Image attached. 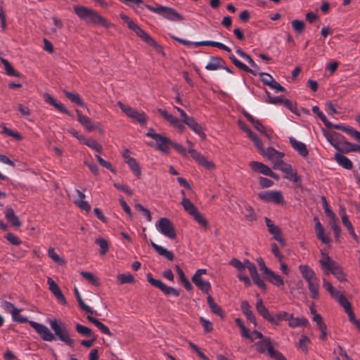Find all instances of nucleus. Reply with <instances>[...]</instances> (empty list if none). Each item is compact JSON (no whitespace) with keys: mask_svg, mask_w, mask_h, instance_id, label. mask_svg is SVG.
Wrapping results in <instances>:
<instances>
[{"mask_svg":"<svg viewBox=\"0 0 360 360\" xmlns=\"http://www.w3.org/2000/svg\"><path fill=\"white\" fill-rule=\"evenodd\" d=\"M5 216L6 219L14 226H20L21 222L19 218L15 214L13 210L7 207L5 210Z\"/></svg>","mask_w":360,"mask_h":360,"instance_id":"c756f323","label":"nucleus"},{"mask_svg":"<svg viewBox=\"0 0 360 360\" xmlns=\"http://www.w3.org/2000/svg\"><path fill=\"white\" fill-rule=\"evenodd\" d=\"M47 284L51 292L63 304H66V300L63 295L57 283L50 277L47 278Z\"/></svg>","mask_w":360,"mask_h":360,"instance_id":"aec40b11","label":"nucleus"},{"mask_svg":"<svg viewBox=\"0 0 360 360\" xmlns=\"http://www.w3.org/2000/svg\"><path fill=\"white\" fill-rule=\"evenodd\" d=\"M265 222L268 231L271 234L273 235V238L277 240L282 246H284L285 245V242L281 236V231L280 228L275 225L272 221L267 217L265 218Z\"/></svg>","mask_w":360,"mask_h":360,"instance_id":"4468645a","label":"nucleus"},{"mask_svg":"<svg viewBox=\"0 0 360 360\" xmlns=\"http://www.w3.org/2000/svg\"><path fill=\"white\" fill-rule=\"evenodd\" d=\"M85 145L98 153H101L103 150L102 146L94 139H89L85 142Z\"/></svg>","mask_w":360,"mask_h":360,"instance_id":"3c124183","label":"nucleus"},{"mask_svg":"<svg viewBox=\"0 0 360 360\" xmlns=\"http://www.w3.org/2000/svg\"><path fill=\"white\" fill-rule=\"evenodd\" d=\"M86 318L89 322L94 324L103 334H105L108 336L112 335V333L110 332L109 328L103 323H101L98 319H95L90 315H88Z\"/></svg>","mask_w":360,"mask_h":360,"instance_id":"72a5a7b5","label":"nucleus"},{"mask_svg":"<svg viewBox=\"0 0 360 360\" xmlns=\"http://www.w3.org/2000/svg\"><path fill=\"white\" fill-rule=\"evenodd\" d=\"M207 273L205 269H198L192 277V281L202 292L209 293L211 290V284L208 281L202 278V276Z\"/></svg>","mask_w":360,"mask_h":360,"instance_id":"f8f14e48","label":"nucleus"},{"mask_svg":"<svg viewBox=\"0 0 360 360\" xmlns=\"http://www.w3.org/2000/svg\"><path fill=\"white\" fill-rule=\"evenodd\" d=\"M245 264L246 269H248L254 283L256 284L262 290H265L266 289V285L258 274L256 266L248 259H245Z\"/></svg>","mask_w":360,"mask_h":360,"instance_id":"ddd939ff","label":"nucleus"},{"mask_svg":"<svg viewBox=\"0 0 360 360\" xmlns=\"http://www.w3.org/2000/svg\"><path fill=\"white\" fill-rule=\"evenodd\" d=\"M21 311V309H17L14 311V313L11 315L13 321L20 323L28 322L44 341L53 342L56 340V336L68 346L70 347L74 346V340L71 338L65 323L60 319H54L49 321L50 327L54 332L53 333L46 326L34 321H28L26 316L20 314Z\"/></svg>","mask_w":360,"mask_h":360,"instance_id":"f257e3e1","label":"nucleus"},{"mask_svg":"<svg viewBox=\"0 0 360 360\" xmlns=\"http://www.w3.org/2000/svg\"><path fill=\"white\" fill-rule=\"evenodd\" d=\"M229 58L231 59V60L232 61V63L239 69L246 72H248V73H251L254 75H256V72L249 68L245 64L243 63L242 62H240L238 59H237L233 55H231L229 56Z\"/></svg>","mask_w":360,"mask_h":360,"instance_id":"e433bc0d","label":"nucleus"},{"mask_svg":"<svg viewBox=\"0 0 360 360\" xmlns=\"http://www.w3.org/2000/svg\"><path fill=\"white\" fill-rule=\"evenodd\" d=\"M289 142L292 148L298 153L302 158H306L309 155V150L305 143L302 141H297L294 137L289 138Z\"/></svg>","mask_w":360,"mask_h":360,"instance_id":"f3484780","label":"nucleus"},{"mask_svg":"<svg viewBox=\"0 0 360 360\" xmlns=\"http://www.w3.org/2000/svg\"><path fill=\"white\" fill-rule=\"evenodd\" d=\"M278 170H281L284 174V178L293 183H297L300 181V177L295 169H294L290 164L285 163Z\"/></svg>","mask_w":360,"mask_h":360,"instance_id":"2eb2a0df","label":"nucleus"},{"mask_svg":"<svg viewBox=\"0 0 360 360\" xmlns=\"http://www.w3.org/2000/svg\"><path fill=\"white\" fill-rule=\"evenodd\" d=\"M120 17L127 25L128 27L134 31L144 42L153 47L158 53L164 55L162 46L159 45L153 38L142 30L129 16L122 13L120 14Z\"/></svg>","mask_w":360,"mask_h":360,"instance_id":"39448f33","label":"nucleus"},{"mask_svg":"<svg viewBox=\"0 0 360 360\" xmlns=\"http://www.w3.org/2000/svg\"><path fill=\"white\" fill-rule=\"evenodd\" d=\"M95 243L100 247V252L101 255H105L108 251L109 245L107 240L103 238H98L96 239Z\"/></svg>","mask_w":360,"mask_h":360,"instance_id":"de8ad7c7","label":"nucleus"},{"mask_svg":"<svg viewBox=\"0 0 360 360\" xmlns=\"http://www.w3.org/2000/svg\"><path fill=\"white\" fill-rule=\"evenodd\" d=\"M244 116L247 118V120L252 124L254 127L259 131L260 133L267 135L266 134L265 127L262 125L259 120L255 119L252 115H250L248 112H243Z\"/></svg>","mask_w":360,"mask_h":360,"instance_id":"7c9ffc66","label":"nucleus"},{"mask_svg":"<svg viewBox=\"0 0 360 360\" xmlns=\"http://www.w3.org/2000/svg\"><path fill=\"white\" fill-rule=\"evenodd\" d=\"M321 202L325 214L328 219L336 216L335 214L333 212V210H330L325 196L321 197Z\"/></svg>","mask_w":360,"mask_h":360,"instance_id":"bf43d9fd","label":"nucleus"},{"mask_svg":"<svg viewBox=\"0 0 360 360\" xmlns=\"http://www.w3.org/2000/svg\"><path fill=\"white\" fill-rule=\"evenodd\" d=\"M65 96L70 100L72 103L77 104L82 107H86L84 103L82 101L79 95L77 93L70 92L68 91H63Z\"/></svg>","mask_w":360,"mask_h":360,"instance_id":"ea45409f","label":"nucleus"},{"mask_svg":"<svg viewBox=\"0 0 360 360\" xmlns=\"http://www.w3.org/2000/svg\"><path fill=\"white\" fill-rule=\"evenodd\" d=\"M324 136L326 140L338 151L342 150V141H339L333 133H324Z\"/></svg>","mask_w":360,"mask_h":360,"instance_id":"c9c22d12","label":"nucleus"},{"mask_svg":"<svg viewBox=\"0 0 360 360\" xmlns=\"http://www.w3.org/2000/svg\"><path fill=\"white\" fill-rule=\"evenodd\" d=\"M207 301L211 311L213 314L219 316L221 319H224V316L221 307L214 302L211 295L208 294Z\"/></svg>","mask_w":360,"mask_h":360,"instance_id":"bb28decb","label":"nucleus"},{"mask_svg":"<svg viewBox=\"0 0 360 360\" xmlns=\"http://www.w3.org/2000/svg\"><path fill=\"white\" fill-rule=\"evenodd\" d=\"M117 280L120 284L133 283L135 281L134 276L130 274H120L117 276Z\"/></svg>","mask_w":360,"mask_h":360,"instance_id":"13d9d810","label":"nucleus"},{"mask_svg":"<svg viewBox=\"0 0 360 360\" xmlns=\"http://www.w3.org/2000/svg\"><path fill=\"white\" fill-rule=\"evenodd\" d=\"M157 231L168 238L169 239H174L176 237L175 228L172 221L166 218L162 217L155 223Z\"/></svg>","mask_w":360,"mask_h":360,"instance_id":"1a4fd4ad","label":"nucleus"},{"mask_svg":"<svg viewBox=\"0 0 360 360\" xmlns=\"http://www.w3.org/2000/svg\"><path fill=\"white\" fill-rule=\"evenodd\" d=\"M181 205L184 209L191 215L198 210L194 204L186 197L182 198Z\"/></svg>","mask_w":360,"mask_h":360,"instance_id":"a19ab883","label":"nucleus"},{"mask_svg":"<svg viewBox=\"0 0 360 360\" xmlns=\"http://www.w3.org/2000/svg\"><path fill=\"white\" fill-rule=\"evenodd\" d=\"M288 326L295 328L297 327H306L309 324V321L304 317L294 318L292 314H289V319L288 320Z\"/></svg>","mask_w":360,"mask_h":360,"instance_id":"4be33fe9","label":"nucleus"},{"mask_svg":"<svg viewBox=\"0 0 360 360\" xmlns=\"http://www.w3.org/2000/svg\"><path fill=\"white\" fill-rule=\"evenodd\" d=\"M321 255L319 263L325 275L332 274L340 282L347 281V276L342 268L335 260L323 251L321 252Z\"/></svg>","mask_w":360,"mask_h":360,"instance_id":"7ed1b4c3","label":"nucleus"},{"mask_svg":"<svg viewBox=\"0 0 360 360\" xmlns=\"http://www.w3.org/2000/svg\"><path fill=\"white\" fill-rule=\"evenodd\" d=\"M80 274L86 279L89 283H92L93 285L98 286L99 285L100 283L96 277L95 276L89 271H82Z\"/></svg>","mask_w":360,"mask_h":360,"instance_id":"864d4df0","label":"nucleus"},{"mask_svg":"<svg viewBox=\"0 0 360 360\" xmlns=\"http://www.w3.org/2000/svg\"><path fill=\"white\" fill-rule=\"evenodd\" d=\"M49 257L55 262L63 264L64 260L60 257V256L55 252L54 248H50L48 250Z\"/></svg>","mask_w":360,"mask_h":360,"instance_id":"0e129e2a","label":"nucleus"},{"mask_svg":"<svg viewBox=\"0 0 360 360\" xmlns=\"http://www.w3.org/2000/svg\"><path fill=\"white\" fill-rule=\"evenodd\" d=\"M335 159L338 164L346 169H351L353 167L352 161L345 155L336 153Z\"/></svg>","mask_w":360,"mask_h":360,"instance_id":"cd10ccee","label":"nucleus"},{"mask_svg":"<svg viewBox=\"0 0 360 360\" xmlns=\"http://www.w3.org/2000/svg\"><path fill=\"white\" fill-rule=\"evenodd\" d=\"M1 307L5 311L10 313L11 315L18 309L13 304L6 300L1 302Z\"/></svg>","mask_w":360,"mask_h":360,"instance_id":"69168bd1","label":"nucleus"},{"mask_svg":"<svg viewBox=\"0 0 360 360\" xmlns=\"http://www.w3.org/2000/svg\"><path fill=\"white\" fill-rule=\"evenodd\" d=\"M75 293L77 300L78 301L79 305L82 309H83L84 311H85L86 312H87L89 314H94L97 315L96 311H94L89 306H88L87 304H86L84 303V302L83 301V300L79 292V290H77V288H75Z\"/></svg>","mask_w":360,"mask_h":360,"instance_id":"f704fd0d","label":"nucleus"},{"mask_svg":"<svg viewBox=\"0 0 360 360\" xmlns=\"http://www.w3.org/2000/svg\"><path fill=\"white\" fill-rule=\"evenodd\" d=\"M126 164L128 165L129 167L130 168V169L134 174L135 176L138 177L141 176V169L136 159H134V158L132 159H129V160H127V162Z\"/></svg>","mask_w":360,"mask_h":360,"instance_id":"79ce46f5","label":"nucleus"},{"mask_svg":"<svg viewBox=\"0 0 360 360\" xmlns=\"http://www.w3.org/2000/svg\"><path fill=\"white\" fill-rule=\"evenodd\" d=\"M342 150L341 151L343 153H351V152H359L360 153V146L357 144L352 143L345 140V138L342 136Z\"/></svg>","mask_w":360,"mask_h":360,"instance_id":"2f4dec72","label":"nucleus"},{"mask_svg":"<svg viewBox=\"0 0 360 360\" xmlns=\"http://www.w3.org/2000/svg\"><path fill=\"white\" fill-rule=\"evenodd\" d=\"M76 330L78 333L86 336V337H91L92 335V330L91 328L81 325L79 323H77L75 326Z\"/></svg>","mask_w":360,"mask_h":360,"instance_id":"6e6d98bb","label":"nucleus"},{"mask_svg":"<svg viewBox=\"0 0 360 360\" xmlns=\"http://www.w3.org/2000/svg\"><path fill=\"white\" fill-rule=\"evenodd\" d=\"M259 152L269 160H272L275 156H278L281 152L276 150L272 147H268L266 149L264 146L259 150Z\"/></svg>","mask_w":360,"mask_h":360,"instance_id":"4c0bfd02","label":"nucleus"},{"mask_svg":"<svg viewBox=\"0 0 360 360\" xmlns=\"http://www.w3.org/2000/svg\"><path fill=\"white\" fill-rule=\"evenodd\" d=\"M264 276L269 282L276 287H281L284 284V281L282 276L271 270H270Z\"/></svg>","mask_w":360,"mask_h":360,"instance_id":"5701e85b","label":"nucleus"},{"mask_svg":"<svg viewBox=\"0 0 360 360\" xmlns=\"http://www.w3.org/2000/svg\"><path fill=\"white\" fill-rule=\"evenodd\" d=\"M260 200L265 202H274L277 205L284 204V198L282 192L276 190H269L260 192L258 194Z\"/></svg>","mask_w":360,"mask_h":360,"instance_id":"9b49d317","label":"nucleus"},{"mask_svg":"<svg viewBox=\"0 0 360 360\" xmlns=\"http://www.w3.org/2000/svg\"><path fill=\"white\" fill-rule=\"evenodd\" d=\"M0 60L4 66V69H5L6 75H8V76H15V77L20 76V74L16 70H15V69L12 67V65H11V63L8 62V60L7 59L1 57Z\"/></svg>","mask_w":360,"mask_h":360,"instance_id":"58836bf2","label":"nucleus"},{"mask_svg":"<svg viewBox=\"0 0 360 360\" xmlns=\"http://www.w3.org/2000/svg\"><path fill=\"white\" fill-rule=\"evenodd\" d=\"M308 288L310 292V296L312 299L316 300L319 297V281L316 277L314 279L307 282Z\"/></svg>","mask_w":360,"mask_h":360,"instance_id":"b1692460","label":"nucleus"},{"mask_svg":"<svg viewBox=\"0 0 360 360\" xmlns=\"http://www.w3.org/2000/svg\"><path fill=\"white\" fill-rule=\"evenodd\" d=\"M256 309L266 321L274 326H279L282 321H288L289 319L290 314L285 311H280L276 314H271L269 309L263 304L261 298L257 299Z\"/></svg>","mask_w":360,"mask_h":360,"instance_id":"423d86ee","label":"nucleus"},{"mask_svg":"<svg viewBox=\"0 0 360 360\" xmlns=\"http://www.w3.org/2000/svg\"><path fill=\"white\" fill-rule=\"evenodd\" d=\"M195 221L198 223L202 227L207 228L208 225L207 220L198 210L191 215Z\"/></svg>","mask_w":360,"mask_h":360,"instance_id":"a18cd8bd","label":"nucleus"},{"mask_svg":"<svg viewBox=\"0 0 360 360\" xmlns=\"http://www.w3.org/2000/svg\"><path fill=\"white\" fill-rule=\"evenodd\" d=\"M249 166L252 171L258 172L259 174H262L266 176L270 169V167L269 166L264 165V163L257 161H251L249 163Z\"/></svg>","mask_w":360,"mask_h":360,"instance_id":"a878e982","label":"nucleus"},{"mask_svg":"<svg viewBox=\"0 0 360 360\" xmlns=\"http://www.w3.org/2000/svg\"><path fill=\"white\" fill-rule=\"evenodd\" d=\"M199 321L202 326L203 327L204 332L206 333H211L213 330V325L211 321L208 319L200 316Z\"/></svg>","mask_w":360,"mask_h":360,"instance_id":"5fc2aeb1","label":"nucleus"},{"mask_svg":"<svg viewBox=\"0 0 360 360\" xmlns=\"http://www.w3.org/2000/svg\"><path fill=\"white\" fill-rule=\"evenodd\" d=\"M95 158L97 160V161L98 162V163L103 167L109 169L111 172H112L113 174H115L116 173V171L115 169L113 168V167L112 166L111 163L108 161H106L104 159H103L101 156H99L98 155H95Z\"/></svg>","mask_w":360,"mask_h":360,"instance_id":"052dcab7","label":"nucleus"},{"mask_svg":"<svg viewBox=\"0 0 360 360\" xmlns=\"http://www.w3.org/2000/svg\"><path fill=\"white\" fill-rule=\"evenodd\" d=\"M244 216L245 219L250 221H255L257 219V216L254 210L250 205H247L245 207L244 210Z\"/></svg>","mask_w":360,"mask_h":360,"instance_id":"4d7b16f0","label":"nucleus"},{"mask_svg":"<svg viewBox=\"0 0 360 360\" xmlns=\"http://www.w3.org/2000/svg\"><path fill=\"white\" fill-rule=\"evenodd\" d=\"M247 135L248 138L253 141L255 146L257 147L258 150L262 149V148L263 147L262 142L252 130H248Z\"/></svg>","mask_w":360,"mask_h":360,"instance_id":"603ef678","label":"nucleus"},{"mask_svg":"<svg viewBox=\"0 0 360 360\" xmlns=\"http://www.w3.org/2000/svg\"><path fill=\"white\" fill-rule=\"evenodd\" d=\"M283 157L284 153L281 152L278 156H275L274 158L270 160L273 164V168L274 169H279L285 164V162L283 160Z\"/></svg>","mask_w":360,"mask_h":360,"instance_id":"49530a36","label":"nucleus"},{"mask_svg":"<svg viewBox=\"0 0 360 360\" xmlns=\"http://www.w3.org/2000/svg\"><path fill=\"white\" fill-rule=\"evenodd\" d=\"M150 245L160 255L167 258L169 261H172L174 259V254L172 251L168 250L167 248L160 246L153 241L150 242Z\"/></svg>","mask_w":360,"mask_h":360,"instance_id":"393cba45","label":"nucleus"},{"mask_svg":"<svg viewBox=\"0 0 360 360\" xmlns=\"http://www.w3.org/2000/svg\"><path fill=\"white\" fill-rule=\"evenodd\" d=\"M76 113L78 122L86 131L91 132L96 129V124L92 122L89 117L82 115L79 110H76Z\"/></svg>","mask_w":360,"mask_h":360,"instance_id":"6ab92c4d","label":"nucleus"},{"mask_svg":"<svg viewBox=\"0 0 360 360\" xmlns=\"http://www.w3.org/2000/svg\"><path fill=\"white\" fill-rule=\"evenodd\" d=\"M184 122L186 124L193 132L198 134L202 139H205L206 135L203 131L202 127L198 124L193 117H187Z\"/></svg>","mask_w":360,"mask_h":360,"instance_id":"dca6fc26","label":"nucleus"},{"mask_svg":"<svg viewBox=\"0 0 360 360\" xmlns=\"http://www.w3.org/2000/svg\"><path fill=\"white\" fill-rule=\"evenodd\" d=\"M323 286L330 293L331 297H333L340 304V305L344 308L345 312L348 315L349 321L353 324L355 323L358 319H356L354 313L352 311L351 304L345 297L344 294L334 288L326 278H323Z\"/></svg>","mask_w":360,"mask_h":360,"instance_id":"20e7f679","label":"nucleus"},{"mask_svg":"<svg viewBox=\"0 0 360 360\" xmlns=\"http://www.w3.org/2000/svg\"><path fill=\"white\" fill-rule=\"evenodd\" d=\"M312 112L317 115V116L321 119L326 127L328 128H331L333 127V124L328 120L326 116L322 111L320 110L317 105H315L312 108Z\"/></svg>","mask_w":360,"mask_h":360,"instance_id":"37998d69","label":"nucleus"},{"mask_svg":"<svg viewBox=\"0 0 360 360\" xmlns=\"http://www.w3.org/2000/svg\"><path fill=\"white\" fill-rule=\"evenodd\" d=\"M16 108L20 112L21 116L26 119H28V117L31 114V110L27 106H25L22 104H18Z\"/></svg>","mask_w":360,"mask_h":360,"instance_id":"774afa93","label":"nucleus"},{"mask_svg":"<svg viewBox=\"0 0 360 360\" xmlns=\"http://www.w3.org/2000/svg\"><path fill=\"white\" fill-rule=\"evenodd\" d=\"M314 229L317 238L324 244H328L330 239L328 235L326 233L325 229L322 226L321 223H318L314 225Z\"/></svg>","mask_w":360,"mask_h":360,"instance_id":"c85d7f7f","label":"nucleus"},{"mask_svg":"<svg viewBox=\"0 0 360 360\" xmlns=\"http://www.w3.org/2000/svg\"><path fill=\"white\" fill-rule=\"evenodd\" d=\"M329 224L334 232L335 238H338L340 234V228L338 225V219L336 216L329 218Z\"/></svg>","mask_w":360,"mask_h":360,"instance_id":"c03bdc74","label":"nucleus"},{"mask_svg":"<svg viewBox=\"0 0 360 360\" xmlns=\"http://www.w3.org/2000/svg\"><path fill=\"white\" fill-rule=\"evenodd\" d=\"M223 60L219 57L211 56L205 69L209 71H214L222 67Z\"/></svg>","mask_w":360,"mask_h":360,"instance_id":"473e14b6","label":"nucleus"},{"mask_svg":"<svg viewBox=\"0 0 360 360\" xmlns=\"http://www.w3.org/2000/svg\"><path fill=\"white\" fill-rule=\"evenodd\" d=\"M310 342V340L306 335H302L298 343L297 347L300 348L304 354L308 352V345Z\"/></svg>","mask_w":360,"mask_h":360,"instance_id":"09e8293b","label":"nucleus"},{"mask_svg":"<svg viewBox=\"0 0 360 360\" xmlns=\"http://www.w3.org/2000/svg\"><path fill=\"white\" fill-rule=\"evenodd\" d=\"M156 143V148L165 153H168L172 141L161 134H158L154 139Z\"/></svg>","mask_w":360,"mask_h":360,"instance_id":"a211bd4d","label":"nucleus"},{"mask_svg":"<svg viewBox=\"0 0 360 360\" xmlns=\"http://www.w3.org/2000/svg\"><path fill=\"white\" fill-rule=\"evenodd\" d=\"M257 352L259 354L267 352L269 356L274 360H286V358L272 345L271 338L266 337L255 344Z\"/></svg>","mask_w":360,"mask_h":360,"instance_id":"0eeeda50","label":"nucleus"},{"mask_svg":"<svg viewBox=\"0 0 360 360\" xmlns=\"http://www.w3.org/2000/svg\"><path fill=\"white\" fill-rule=\"evenodd\" d=\"M299 270L302 274V277L307 282L310 281L316 278L314 271L308 265L300 264L299 266Z\"/></svg>","mask_w":360,"mask_h":360,"instance_id":"412c9836","label":"nucleus"},{"mask_svg":"<svg viewBox=\"0 0 360 360\" xmlns=\"http://www.w3.org/2000/svg\"><path fill=\"white\" fill-rule=\"evenodd\" d=\"M74 11L77 17L87 25H99L105 28L112 26V24L105 18L94 9L76 5L74 6Z\"/></svg>","mask_w":360,"mask_h":360,"instance_id":"f03ea898","label":"nucleus"},{"mask_svg":"<svg viewBox=\"0 0 360 360\" xmlns=\"http://www.w3.org/2000/svg\"><path fill=\"white\" fill-rule=\"evenodd\" d=\"M1 133L6 134L9 136L13 137L16 140H22V136L18 132L15 131L11 129L6 127V126H3Z\"/></svg>","mask_w":360,"mask_h":360,"instance_id":"e2e57ef3","label":"nucleus"},{"mask_svg":"<svg viewBox=\"0 0 360 360\" xmlns=\"http://www.w3.org/2000/svg\"><path fill=\"white\" fill-rule=\"evenodd\" d=\"M117 105L125 113L127 116L132 119L133 120L139 122V124L144 125L146 124L147 120L146 114L143 111H138L136 109L133 108L130 106L125 105L121 101L117 102Z\"/></svg>","mask_w":360,"mask_h":360,"instance_id":"9d476101","label":"nucleus"},{"mask_svg":"<svg viewBox=\"0 0 360 360\" xmlns=\"http://www.w3.org/2000/svg\"><path fill=\"white\" fill-rule=\"evenodd\" d=\"M230 265L235 267L238 271H243L246 269L245 260L244 262H240L239 259L236 258H233L230 261Z\"/></svg>","mask_w":360,"mask_h":360,"instance_id":"338daca9","label":"nucleus"},{"mask_svg":"<svg viewBox=\"0 0 360 360\" xmlns=\"http://www.w3.org/2000/svg\"><path fill=\"white\" fill-rule=\"evenodd\" d=\"M291 23L294 31L297 34H301L304 32L305 29V24L304 21L300 20H293Z\"/></svg>","mask_w":360,"mask_h":360,"instance_id":"8fccbe9b","label":"nucleus"},{"mask_svg":"<svg viewBox=\"0 0 360 360\" xmlns=\"http://www.w3.org/2000/svg\"><path fill=\"white\" fill-rule=\"evenodd\" d=\"M146 8L150 11L160 15L170 21H182L184 20V17L174 8L171 7L165 6H153L151 5H146Z\"/></svg>","mask_w":360,"mask_h":360,"instance_id":"6e6552de","label":"nucleus"},{"mask_svg":"<svg viewBox=\"0 0 360 360\" xmlns=\"http://www.w3.org/2000/svg\"><path fill=\"white\" fill-rule=\"evenodd\" d=\"M147 280L152 285L159 288L160 290H162L165 285L161 280L153 278L150 273L147 274Z\"/></svg>","mask_w":360,"mask_h":360,"instance_id":"680f3d73","label":"nucleus"}]
</instances>
